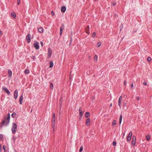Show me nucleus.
Masks as SVG:
<instances>
[{
    "instance_id": "f257e3e1",
    "label": "nucleus",
    "mask_w": 152,
    "mask_h": 152,
    "mask_svg": "<svg viewBox=\"0 0 152 152\" xmlns=\"http://www.w3.org/2000/svg\"><path fill=\"white\" fill-rule=\"evenodd\" d=\"M7 115V118H4V120L2 122L3 124H4L5 123H6V125H8L9 124L10 122V113H8Z\"/></svg>"
},
{
    "instance_id": "f03ea898",
    "label": "nucleus",
    "mask_w": 152,
    "mask_h": 152,
    "mask_svg": "<svg viewBox=\"0 0 152 152\" xmlns=\"http://www.w3.org/2000/svg\"><path fill=\"white\" fill-rule=\"evenodd\" d=\"M17 125L15 123H13L11 128V130L12 133L15 134L17 130Z\"/></svg>"
},
{
    "instance_id": "7ed1b4c3",
    "label": "nucleus",
    "mask_w": 152,
    "mask_h": 152,
    "mask_svg": "<svg viewBox=\"0 0 152 152\" xmlns=\"http://www.w3.org/2000/svg\"><path fill=\"white\" fill-rule=\"evenodd\" d=\"M52 50L50 48H48V58H50L52 54Z\"/></svg>"
},
{
    "instance_id": "20e7f679",
    "label": "nucleus",
    "mask_w": 152,
    "mask_h": 152,
    "mask_svg": "<svg viewBox=\"0 0 152 152\" xmlns=\"http://www.w3.org/2000/svg\"><path fill=\"white\" fill-rule=\"evenodd\" d=\"M31 35L30 34L27 35L26 36V39L27 42L28 43L30 42L31 41Z\"/></svg>"
},
{
    "instance_id": "39448f33",
    "label": "nucleus",
    "mask_w": 152,
    "mask_h": 152,
    "mask_svg": "<svg viewBox=\"0 0 152 152\" xmlns=\"http://www.w3.org/2000/svg\"><path fill=\"white\" fill-rule=\"evenodd\" d=\"M18 96V91L16 89L14 92V98L15 99H16Z\"/></svg>"
},
{
    "instance_id": "423d86ee",
    "label": "nucleus",
    "mask_w": 152,
    "mask_h": 152,
    "mask_svg": "<svg viewBox=\"0 0 152 152\" xmlns=\"http://www.w3.org/2000/svg\"><path fill=\"white\" fill-rule=\"evenodd\" d=\"M122 96H121L120 97L118 100V105L120 108H121V102L122 100Z\"/></svg>"
},
{
    "instance_id": "0eeeda50",
    "label": "nucleus",
    "mask_w": 152,
    "mask_h": 152,
    "mask_svg": "<svg viewBox=\"0 0 152 152\" xmlns=\"http://www.w3.org/2000/svg\"><path fill=\"white\" fill-rule=\"evenodd\" d=\"M135 140L136 137L135 136H133L132 141L131 143V144L132 145H135L136 142Z\"/></svg>"
},
{
    "instance_id": "6e6552de",
    "label": "nucleus",
    "mask_w": 152,
    "mask_h": 152,
    "mask_svg": "<svg viewBox=\"0 0 152 152\" xmlns=\"http://www.w3.org/2000/svg\"><path fill=\"white\" fill-rule=\"evenodd\" d=\"M3 90L6 92L8 94H10V92L9 90L6 88L5 87H3L2 88Z\"/></svg>"
},
{
    "instance_id": "1a4fd4ad",
    "label": "nucleus",
    "mask_w": 152,
    "mask_h": 152,
    "mask_svg": "<svg viewBox=\"0 0 152 152\" xmlns=\"http://www.w3.org/2000/svg\"><path fill=\"white\" fill-rule=\"evenodd\" d=\"M79 115H80V118H81L82 115L83 114V112L82 111V108L81 107H80L79 109Z\"/></svg>"
},
{
    "instance_id": "9d476101",
    "label": "nucleus",
    "mask_w": 152,
    "mask_h": 152,
    "mask_svg": "<svg viewBox=\"0 0 152 152\" xmlns=\"http://www.w3.org/2000/svg\"><path fill=\"white\" fill-rule=\"evenodd\" d=\"M64 28V25L62 24L60 27V35H61L63 31Z\"/></svg>"
},
{
    "instance_id": "9b49d317",
    "label": "nucleus",
    "mask_w": 152,
    "mask_h": 152,
    "mask_svg": "<svg viewBox=\"0 0 152 152\" xmlns=\"http://www.w3.org/2000/svg\"><path fill=\"white\" fill-rule=\"evenodd\" d=\"M39 42H37L34 44V47L36 48L37 49H39Z\"/></svg>"
},
{
    "instance_id": "f8f14e48",
    "label": "nucleus",
    "mask_w": 152,
    "mask_h": 152,
    "mask_svg": "<svg viewBox=\"0 0 152 152\" xmlns=\"http://www.w3.org/2000/svg\"><path fill=\"white\" fill-rule=\"evenodd\" d=\"M89 26H88L87 27L85 28V31L86 33L88 34H90V32L89 31Z\"/></svg>"
},
{
    "instance_id": "ddd939ff",
    "label": "nucleus",
    "mask_w": 152,
    "mask_h": 152,
    "mask_svg": "<svg viewBox=\"0 0 152 152\" xmlns=\"http://www.w3.org/2000/svg\"><path fill=\"white\" fill-rule=\"evenodd\" d=\"M66 9L65 6H62L61 8V11L62 12H64L65 11Z\"/></svg>"
},
{
    "instance_id": "4468645a",
    "label": "nucleus",
    "mask_w": 152,
    "mask_h": 152,
    "mask_svg": "<svg viewBox=\"0 0 152 152\" xmlns=\"http://www.w3.org/2000/svg\"><path fill=\"white\" fill-rule=\"evenodd\" d=\"M23 101V95H21L20 97L19 102L20 104H22Z\"/></svg>"
},
{
    "instance_id": "2eb2a0df",
    "label": "nucleus",
    "mask_w": 152,
    "mask_h": 152,
    "mask_svg": "<svg viewBox=\"0 0 152 152\" xmlns=\"http://www.w3.org/2000/svg\"><path fill=\"white\" fill-rule=\"evenodd\" d=\"M8 73L9 74L8 77L10 78L12 75V72L9 69L8 70Z\"/></svg>"
},
{
    "instance_id": "dca6fc26",
    "label": "nucleus",
    "mask_w": 152,
    "mask_h": 152,
    "mask_svg": "<svg viewBox=\"0 0 152 152\" xmlns=\"http://www.w3.org/2000/svg\"><path fill=\"white\" fill-rule=\"evenodd\" d=\"M90 122V120L89 118L87 119L86 120V124L87 125H88Z\"/></svg>"
},
{
    "instance_id": "f3484780",
    "label": "nucleus",
    "mask_w": 152,
    "mask_h": 152,
    "mask_svg": "<svg viewBox=\"0 0 152 152\" xmlns=\"http://www.w3.org/2000/svg\"><path fill=\"white\" fill-rule=\"evenodd\" d=\"M38 31L39 33H42L43 31V29L42 27L39 28H38Z\"/></svg>"
},
{
    "instance_id": "a211bd4d",
    "label": "nucleus",
    "mask_w": 152,
    "mask_h": 152,
    "mask_svg": "<svg viewBox=\"0 0 152 152\" xmlns=\"http://www.w3.org/2000/svg\"><path fill=\"white\" fill-rule=\"evenodd\" d=\"M55 118H52V122H53L54 126H55Z\"/></svg>"
},
{
    "instance_id": "6ab92c4d",
    "label": "nucleus",
    "mask_w": 152,
    "mask_h": 152,
    "mask_svg": "<svg viewBox=\"0 0 152 152\" xmlns=\"http://www.w3.org/2000/svg\"><path fill=\"white\" fill-rule=\"evenodd\" d=\"M11 16L12 17L14 18H15L16 17V15L15 12H12L11 13Z\"/></svg>"
},
{
    "instance_id": "aec40b11",
    "label": "nucleus",
    "mask_w": 152,
    "mask_h": 152,
    "mask_svg": "<svg viewBox=\"0 0 152 152\" xmlns=\"http://www.w3.org/2000/svg\"><path fill=\"white\" fill-rule=\"evenodd\" d=\"M90 115V113L88 112H86L85 114V116L86 117H88Z\"/></svg>"
},
{
    "instance_id": "412c9836",
    "label": "nucleus",
    "mask_w": 152,
    "mask_h": 152,
    "mask_svg": "<svg viewBox=\"0 0 152 152\" xmlns=\"http://www.w3.org/2000/svg\"><path fill=\"white\" fill-rule=\"evenodd\" d=\"M122 119V116L121 115H120L119 117V124H120L121 123V121Z\"/></svg>"
},
{
    "instance_id": "4be33fe9",
    "label": "nucleus",
    "mask_w": 152,
    "mask_h": 152,
    "mask_svg": "<svg viewBox=\"0 0 152 152\" xmlns=\"http://www.w3.org/2000/svg\"><path fill=\"white\" fill-rule=\"evenodd\" d=\"M50 68H52L53 66V62L52 61H51L50 62Z\"/></svg>"
},
{
    "instance_id": "5701e85b",
    "label": "nucleus",
    "mask_w": 152,
    "mask_h": 152,
    "mask_svg": "<svg viewBox=\"0 0 152 152\" xmlns=\"http://www.w3.org/2000/svg\"><path fill=\"white\" fill-rule=\"evenodd\" d=\"M150 136L149 135H147L146 137H145V138H146V140H150Z\"/></svg>"
},
{
    "instance_id": "b1692460",
    "label": "nucleus",
    "mask_w": 152,
    "mask_h": 152,
    "mask_svg": "<svg viewBox=\"0 0 152 152\" xmlns=\"http://www.w3.org/2000/svg\"><path fill=\"white\" fill-rule=\"evenodd\" d=\"M131 139V137H127V142H129L130 141V140Z\"/></svg>"
},
{
    "instance_id": "393cba45",
    "label": "nucleus",
    "mask_w": 152,
    "mask_h": 152,
    "mask_svg": "<svg viewBox=\"0 0 152 152\" xmlns=\"http://www.w3.org/2000/svg\"><path fill=\"white\" fill-rule=\"evenodd\" d=\"M132 132H130L129 134L128 135L127 137H131L132 136Z\"/></svg>"
},
{
    "instance_id": "a878e982",
    "label": "nucleus",
    "mask_w": 152,
    "mask_h": 152,
    "mask_svg": "<svg viewBox=\"0 0 152 152\" xmlns=\"http://www.w3.org/2000/svg\"><path fill=\"white\" fill-rule=\"evenodd\" d=\"M50 88L52 89H53V85L52 83H50Z\"/></svg>"
},
{
    "instance_id": "bb28decb",
    "label": "nucleus",
    "mask_w": 152,
    "mask_h": 152,
    "mask_svg": "<svg viewBox=\"0 0 152 152\" xmlns=\"http://www.w3.org/2000/svg\"><path fill=\"white\" fill-rule=\"evenodd\" d=\"M94 60H96V61H97L98 59V56L97 55H95L94 58Z\"/></svg>"
},
{
    "instance_id": "cd10ccee",
    "label": "nucleus",
    "mask_w": 152,
    "mask_h": 152,
    "mask_svg": "<svg viewBox=\"0 0 152 152\" xmlns=\"http://www.w3.org/2000/svg\"><path fill=\"white\" fill-rule=\"evenodd\" d=\"M16 116V113H12V116L13 118H14Z\"/></svg>"
},
{
    "instance_id": "c85d7f7f",
    "label": "nucleus",
    "mask_w": 152,
    "mask_h": 152,
    "mask_svg": "<svg viewBox=\"0 0 152 152\" xmlns=\"http://www.w3.org/2000/svg\"><path fill=\"white\" fill-rule=\"evenodd\" d=\"M25 73L26 74H28L29 73V71L28 69H26L25 71Z\"/></svg>"
},
{
    "instance_id": "c756f323",
    "label": "nucleus",
    "mask_w": 152,
    "mask_h": 152,
    "mask_svg": "<svg viewBox=\"0 0 152 152\" xmlns=\"http://www.w3.org/2000/svg\"><path fill=\"white\" fill-rule=\"evenodd\" d=\"M151 58L150 57H148L147 58V60L149 62L151 61Z\"/></svg>"
},
{
    "instance_id": "7c9ffc66",
    "label": "nucleus",
    "mask_w": 152,
    "mask_h": 152,
    "mask_svg": "<svg viewBox=\"0 0 152 152\" xmlns=\"http://www.w3.org/2000/svg\"><path fill=\"white\" fill-rule=\"evenodd\" d=\"M83 148L82 147V146L80 148V150H79V151L80 152H81V151H82L83 150Z\"/></svg>"
},
{
    "instance_id": "2f4dec72",
    "label": "nucleus",
    "mask_w": 152,
    "mask_h": 152,
    "mask_svg": "<svg viewBox=\"0 0 152 152\" xmlns=\"http://www.w3.org/2000/svg\"><path fill=\"white\" fill-rule=\"evenodd\" d=\"M6 147H7L5 145H3V149H4L5 152L6 151Z\"/></svg>"
},
{
    "instance_id": "473e14b6",
    "label": "nucleus",
    "mask_w": 152,
    "mask_h": 152,
    "mask_svg": "<svg viewBox=\"0 0 152 152\" xmlns=\"http://www.w3.org/2000/svg\"><path fill=\"white\" fill-rule=\"evenodd\" d=\"M101 42H98L97 44V46L98 47H100L101 45Z\"/></svg>"
},
{
    "instance_id": "72a5a7b5",
    "label": "nucleus",
    "mask_w": 152,
    "mask_h": 152,
    "mask_svg": "<svg viewBox=\"0 0 152 152\" xmlns=\"http://www.w3.org/2000/svg\"><path fill=\"white\" fill-rule=\"evenodd\" d=\"M116 120H114L113 123V125H115L116 124Z\"/></svg>"
},
{
    "instance_id": "f704fd0d",
    "label": "nucleus",
    "mask_w": 152,
    "mask_h": 152,
    "mask_svg": "<svg viewBox=\"0 0 152 152\" xmlns=\"http://www.w3.org/2000/svg\"><path fill=\"white\" fill-rule=\"evenodd\" d=\"M116 144V142L115 141H113V146H115Z\"/></svg>"
},
{
    "instance_id": "c9c22d12",
    "label": "nucleus",
    "mask_w": 152,
    "mask_h": 152,
    "mask_svg": "<svg viewBox=\"0 0 152 152\" xmlns=\"http://www.w3.org/2000/svg\"><path fill=\"white\" fill-rule=\"evenodd\" d=\"M3 137V136L1 134H0V140H1L2 139Z\"/></svg>"
},
{
    "instance_id": "e433bc0d",
    "label": "nucleus",
    "mask_w": 152,
    "mask_h": 152,
    "mask_svg": "<svg viewBox=\"0 0 152 152\" xmlns=\"http://www.w3.org/2000/svg\"><path fill=\"white\" fill-rule=\"evenodd\" d=\"M143 85H145V86H146L147 85V82H144L143 83Z\"/></svg>"
},
{
    "instance_id": "4c0bfd02",
    "label": "nucleus",
    "mask_w": 152,
    "mask_h": 152,
    "mask_svg": "<svg viewBox=\"0 0 152 152\" xmlns=\"http://www.w3.org/2000/svg\"><path fill=\"white\" fill-rule=\"evenodd\" d=\"M96 34L95 32H94L93 33V34H92V36L93 37H95V36Z\"/></svg>"
},
{
    "instance_id": "58836bf2",
    "label": "nucleus",
    "mask_w": 152,
    "mask_h": 152,
    "mask_svg": "<svg viewBox=\"0 0 152 152\" xmlns=\"http://www.w3.org/2000/svg\"><path fill=\"white\" fill-rule=\"evenodd\" d=\"M20 0H17V4L18 5L19 4V3Z\"/></svg>"
},
{
    "instance_id": "ea45409f",
    "label": "nucleus",
    "mask_w": 152,
    "mask_h": 152,
    "mask_svg": "<svg viewBox=\"0 0 152 152\" xmlns=\"http://www.w3.org/2000/svg\"><path fill=\"white\" fill-rule=\"evenodd\" d=\"M51 15H53V16H54V12H53V11H51Z\"/></svg>"
},
{
    "instance_id": "a19ab883",
    "label": "nucleus",
    "mask_w": 152,
    "mask_h": 152,
    "mask_svg": "<svg viewBox=\"0 0 152 152\" xmlns=\"http://www.w3.org/2000/svg\"><path fill=\"white\" fill-rule=\"evenodd\" d=\"M1 145L0 144V152H1V151H2V148H1Z\"/></svg>"
},
{
    "instance_id": "79ce46f5",
    "label": "nucleus",
    "mask_w": 152,
    "mask_h": 152,
    "mask_svg": "<svg viewBox=\"0 0 152 152\" xmlns=\"http://www.w3.org/2000/svg\"><path fill=\"white\" fill-rule=\"evenodd\" d=\"M131 87L132 88H133V87H134V85L133 83H132L131 84Z\"/></svg>"
},
{
    "instance_id": "37998d69",
    "label": "nucleus",
    "mask_w": 152,
    "mask_h": 152,
    "mask_svg": "<svg viewBox=\"0 0 152 152\" xmlns=\"http://www.w3.org/2000/svg\"><path fill=\"white\" fill-rule=\"evenodd\" d=\"M136 99L138 100H140V99H139V96H137L136 97Z\"/></svg>"
},
{
    "instance_id": "c03bdc74",
    "label": "nucleus",
    "mask_w": 152,
    "mask_h": 152,
    "mask_svg": "<svg viewBox=\"0 0 152 152\" xmlns=\"http://www.w3.org/2000/svg\"><path fill=\"white\" fill-rule=\"evenodd\" d=\"M40 44L42 46H43V43L42 42H41Z\"/></svg>"
},
{
    "instance_id": "a18cd8bd",
    "label": "nucleus",
    "mask_w": 152,
    "mask_h": 152,
    "mask_svg": "<svg viewBox=\"0 0 152 152\" xmlns=\"http://www.w3.org/2000/svg\"><path fill=\"white\" fill-rule=\"evenodd\" d=\"M31 58L33 59H34L35 58V57L34 56H32Z\"/></svg>"
},
{
    "instance_id": "49530a36",
    "label": "nucleus",
    "mask_w": 152,
    "mask_h": 152,
    "mask_svg": "<svg viewBox=\"0 0 152 152\" xmlns=\"http://www.w3.org/2000/svg\"><path fill=\"white\" fill-rule=\"evenodd\" d=\"M2 35V34L1 31V30H0V36H1Z\"/></svg>"
},
{
    "instance_id": "de8ad7c7",
    "label": "nucleus",
    "mask_w": 152,
    "mask_h": 152,
    "mask_svg": "<svg viewBox=\"0 0 152 152\" xmlns=\"http://www.w3.org/2000/svg\"><path fill=\"white\" fill-rule=\"evenodd\" d=\"M55 113H53V118H55Z\"/></svg>"
},
{
    "instance_id": "09e8293b",
    "label": "nucleus",
    "mask_w": 152,
    "mask_h": 152,
    "mask_svg": "<svg viewBox=\"0 0 152 152\" xmlns=\"http://www.w3.org/2000/svg\"><path fill=\"white\" fill-rule=\"evenodd\" d=\"M124 84L125 85H126V81H125L124 82Z\"/></svg>"
},
{
    "instance_id": "8fccbe9b",
    "label": "nucleus",
    "mask_w": 152,
    "mask_h": 152,
    "mask_svg": "<svg viewBox=\"0 0 152 152\" xmlns=\"http://www.w3.org/2000/svg\"><path fill=\"white\" fill-rule=\"evenodd\" d=\"M115 4H115V3H113V4H112V5H113V6H115Z\"/></svg>"
},
{
    "instance_id": "3c124183",
    "label": "nucleus",
    "mask_w": 152,
    "mask_h": 152,
    "mask_svg": "<svg viewBox=\"0 0 152 152\" xmlns=\"http://www.w3.org/2000/svg\"><path fill=\"white\" fill-rule=\"evenodd\" d=\"M13 139L14 140H15V138L14 137H13Z\"/></svg>"
},
{
    "instance_id": "603ef678",
    "label": "nucleus",
    "mask_w": 152,
    "mask_h": 152,
    "mask_svg": "<svg viewBox=\"0 0 152 152\" xmlns=\"http://www.w3.org/2000/svg\"><path fill=\"white\" fill-rule=\"evenodd\" d=\"M110 107H112V104H111L110 105Z\"/></svg>"
},
{
    "instance_id": "864d4df0",
    "label": "nucleus",
    "mask_w": 152,
    "mask_h": 152,
    "mask_svg": "<svg viewBox=\"0 0 152 152\" xmlns=\"http://www.w3.org/2000/svg\"><path fill=\"white\" fill-rule=\"evenodd\" d=\"M61 114V111H60V112H59V115H60Z\"/></svg>"
},
{
    "instance_id": "5fc2aeb1",
    "label": "nucleus",
    "mask_w": 152,
    "mask_h": 152,
    "mask_svg": "<svg viewBox=\"0 0 152 152\" xmlns=\"http://www.w3.org/2000/svg\"><path fill=\"white\" fill-rule=\"evenodd\" d=\"M115 16H116V15L115 14Z\"/></svg>"
}]
</instances>
